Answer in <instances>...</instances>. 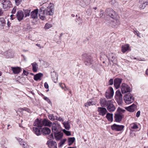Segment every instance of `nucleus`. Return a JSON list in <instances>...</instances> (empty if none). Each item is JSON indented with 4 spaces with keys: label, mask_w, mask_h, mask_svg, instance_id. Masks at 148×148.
I'll use <instances>...</instances> for the list:
<instances>
[{
    "label": "nucleus",
    "mask_w": 148,
    "mask_h": 148,
    "mask_svg": "<svg viewBox=\"0 0 148 148\" xmlns=\"http://www.w3.org/2000/svg\"><path fill=\"white\" fill-rule=\"evenodd\" d=\"M54 8L53 4L50 3L47 8L45 10L46 11V14L47 15L52 16L54 13Z\"/></svg>",
    "instance_id": "1"
},
{
    "label": "nucleus",
    "mask_w": 148,
    "mask_h": 148,
    "mask_svg": "<svg viewBox=\"0 0 148 148\" xmlns=\"http://www.w3.org/2000/svg\"><path fill=\"white\" fill-rule=\"evenodd\" d=\"M115 99L118 104L119 105H121L123 102V98L121 92L119 90H117L115 93Z\"/></svg>",
    "instance_id": "2"
},
{
    "label": "nucleus",
    "mask_w": 148,
    "mask_h": 148,
    "mask_svg": "<svg viewBox=\"0 0 148 148\" xmlns=\"http://www.w3.org/2000/svg\"><path fill=\"white\" fill-rule=\"evenodd\" d=\"M124 100L126 104H129L133 102L134 99L132 95L129 93L125 95Z\"/></svg>",
    "instance_id": "3"
},
{
    "label": "nucleus",
    "mask_w": 148,
    "mask_h": 148,
    "mask_svg": "<svg viewBox=\"0 0 148 148\" xmlns=\"http://www.w3.org/2000/svg\"><path fill=\"white\" fill-rule=\"evenodd\" d=\"M82 58L84 60L85 64L88 66L90 65L92 62V60L90 56H88L86 54H84L82 56Z\"/></svg>",
    "instance_id": "4"
},
{
    "label": "nucleus",
    "mask_w": 148,
    "mask_h": 148,
    "mask_svg": "<svg viewBox=\"0 0 148 148\" xmlns=\"http://www.w3.org/2000/svg\"><path fill=\"white\" fill-rule=\"evenodd\" d=\"M106 106L107 110L110 112H113L115 110V108L113 104V101L112 100L108 101Z\"/></svg>",
    "instance_id": "5"
},
{
    "label": "nucleus",
    "mask_w": 148,
    "mask_h": 148,
    "mask_svg": "<svg viewBox=\"0 0 148 148\" xmlns=\"http://www.w3.org/2000/svg\"><path fill=\"white\" fill-rule=\"evenodd\" d=\"M45 11L43 7H41L40 8L39 15L40 18L42 20H44L46 19V16H47Z\"/></svg>",
    "instance_id": "6"
},
{
    "label": "nucleus",
    "mask_w": 148,
    "mask_h": 148,
    "mask_svg": "<svg viewBox=\"0 0 148 148\" xmlns=\"http://www.w3.org/2000/svg\"><path fill=\"white\" fill-rule=\"evenodd\" d=\"M121 90L123 94L130 92L131 89L130 87L127 84L123 83L121 86Z\"/></svg>",
    "instance_id": "7"
},
{
    "label": "nucleus",
    "mask_w": 148,
    "mask_h": 148,
    "mask_svg": "<svg viewBox=\"0 0 148 148\" xmlns=\"http://www.w3.org/2000/svg\"><path fill=\"white\" fill-rule=\"evenodd\" d=\"M114 93L113 89L111 87L110 90H107L105 94L106 97L107 99H110L112 98L113 95Z\"/></svg>",
    "instance_id": "8"
},
{
    "label": "nucleus",
    "mask_w": 148,
    "mask_h": 148,
    "mask_svg": "<svg viewBox=\"0 0 148 148\" xmlns=\"http://www.w3.org/2000/svg\"><path fill=\"white\" fill-rule=\"evenodd\" d=\"M52 132L54 133L60 132V126L58 124L53 123L52 125Z\"/></svg>",
    "instance_id": "9"
},
{
    "label": "nucleus",
    "mask_w": 148,
    "mask_h": 148,
    "mask_svg": "<svg viewBox=\"0 0 148 148\" xmlns=\"http://www.w3.org/2000/svg\"><path fill=\"white\" fill-rule=\"evenodd\" d=\"M124 126L123 125H117L115 124L111 126V129L112 130L117 131H121L123 130Z\"/></svg>",
    "instance_id": "10"
},
{
    "label": "nucleus",
    "mask_w": 148,
    "mask_h": 148,
    "mask_svg": "<svg viewBox=\"0 0 148 148\" xmlns=\"http://www.w3.org/2000/svg\"><path fill=\"white\" fill-rule=\"evenodd\" d=\"M24 17V14L23 12L21 10H18L16 14V17L18 20L20 21L23 19Z\"/></svg>",
    "instance_id": "11"
},
{
    "label": "nucleus",
    "mask_w": 148,
    "mask_h": 148,
    "mask_svg": "<svg viewBox=\"0 0 148 148\" xmlns=\"http://www.w3.org/2000/svg\"><path fill=\"white\" fill-rule=\"evenodd\" d=\"M97 111L99 112V114L102 116L105 115L107 112L106 109L103 107H98Z\"/></svg>",
    "instance_id": "12"
},
{
    "label": "nucleus",
    "mask_w": 148,
    "mask_h": 148,
    "mask_svg": "<svg viewBox=\"0 0 148 148\" xmlns=\"http://www.w3.org/2000/svg\"><path fill=\"white\" fill-rule=\"evenodd\" d=\"M2 4L3 5V8H9L12 5V3L9 0H3Z\"/></svg>",
    "instance_id": "13"
},
{
    "label": "nucleus",
    "mask_w": 148,
    "mask_h": 148,
    "mask_svg": "<svg viewBox=\"0 0 148 148\" xmlns=\"http://www.w3.org/2000/svg\"><path fill=\"white\" fill-rule=\"evenodd\" d=\"M33 125L35 126V127L41 128L42 127V120L38 119H36L34 122Z\"/></svg>",
    "instance_id": "14"
},
{
    "label": "nucleus",
    "mask_w": 148,
    "mask_h": 148,
    "mask_svg": "<svg viewBox=\"0 0 148 148\" xmlns=\"http://www.w3.org/2000/svg\"><path fill=\"white\" fill-rule=\"evenodd\" d=\"M47 144L49 148H57L56 143L53 140L48 141Z\"/></svg>",
    "instance_id": "15"
},
{
    "label": "nucleus",
    "mask_w": 148,
    "mask_h": 148,
    "mask_svg": "<svg viewBox=\"0 0 148 148\" xmlns=\"http://www.w3.org/2000/svg\"><path fill=\"white\" fill-rule=\"evenodd\" d=\"M42 121V127L43 126L51 127L52 125V123L47 119H44Z\"/></svg>",
    "instance_id": "16"
},
{
    "label": "nucleus",
    "mask_w": 148,
    "mask_h": 148,
    "mask_svg": "<svg viewBox=\"0 0 148 148\" xmlns=\"http://www.w3.org/2000/svg\"><path fill=\"white\" fill-rule=\"evenodd\" d=\"M125 109L130 112H134L137 109L136 106L133 104L131 106L125 108Z\"/></svg>",
    "instance_id": "17"
},
{
    "label": "nucleus",
    "mask_w": 148,
    "mask_h": 148,
    "mask_svg": "<svg viewBox=\"0 0 148 148\" xmlns=\"http://www.w3.org/2000/svg\"><path fill=\"white\" fill-rule=\"evenodd\" d=\"M111 24L113 26L115 27L119 25L120 23L119 20L117 19L116 17L115 18H113L112 19H111Z\"/></svg>",
    "instance_id": "18"
},
{
    "label": "nucleus",
    "mask_w": 148,
    "mask_h": 148,
    "mask_svg": "<svg viewBox=\"0 0 148 148\" xmlns=\"http://www.w3.org/2000/svg\"><path fill=\"white\" fill-rule=\"evenodd\" d=\"M148 0H140L139 3L141 4L139 6V8L141 9H144L147 5Z\"/></svg>",
    "instance_id": "19"
},
{
    "label": "nucleus",
    "mask_w": 148,
    "mask_h": 148,
    "mask_svg": "<svg viewBox=\"0 0 148 148\" xmlns=\"http://www.w3.org/2000/svg\"><path fill=\"white\" fill-rule=\"evenodd\" d=\"M11 69L14 74H18L22 71V68L18 66L12 67H11Z\"/></svg>",
    "instance_id": "20"
},
{
    "label": "nucleus",
    "mask_w": 148,
    "mask_h": 148,
    "mask_svg": "<svg viewBox=\"0 0 148 148\" xmlns=\"http://www.w3.org/2000/svg\"><path fill=\"white\" fill-rule=\"evenodd\" d=\"M38 9H36L34 10L31 12L30 16L32 18L36 19L37 18L38 12Z\"/></svg>",
    "instance_id": "21"
},
{
    "label": "nucleus",
    "mask_w": 148,
    "mask_h": 148,
    "mask_svg": "<svg viewBox=\"0 0 148 148\" xmlns=\"http://www.w3.org/2000/svg\"><path fill=\"white\" fill-rule=\"evenodd\" d=\"M109 16L112 19L115 18H116V12L112 9H110L109 11L107 13Z\"/></svg>",
    "instance_id": "22"
},
{
    "label": "nucleus",
    "mask_w": 148,
    "mask_h": 148,
    "mask_svg": "<svg viewBox=\"0 0 148 148\" xmlns=\"http://www.w3.org/2000/svg\"><path fill=\"white\" fill-rule=\"evenodd\" d=\"M41 128L38 127H33V132L37 136L40 135L41 134Z\"/></svg>",
    "instance_id": "23"
},
{
    "label": "nucleus",
    "mask_w": 148,
    "mask_h": 148,
    "mask_svg": "<svg viewBox=\"0 0 148 148\" xmlns=\"http://www.w3.org/2000/svg\"><path fill=\"white\" fill-rule=\"evenodd\" d=\"M121 82L122 80L120 79L116 78L114 79V85L116 88H119Z\"/></svg>",
    "instance_id": "24"
},
{
    "label": "nucleus",
    "mask_w": 148,
    "mask_h": 148,
    "mask_svg": "<svg viewBox=\"0 0 148 148\" xmlns=\"http://www.w3.org/2000/svg\"><path fill=\"white\" fill-rule=\"evenodd\" d=\"M5 57L6 58H11L13 56V53L10 50H8L4 53Z\"/></svg>",
    "instance_id": "25"
},
{
    "label": "nucleus",
    "mask_w": 148,
    "mask_h": 148,
    "mask_svg": "<svg viewBox=\"0 0 148 148\" xmlns=\"http://www.w3.org/2000/svg\"><path fill=\"white\" fill-rule=\"evenodd\" d=\"M54 134L55 138L58 140L61 139L63 136V133L60 132L54 133Z\"/></svg>",
    "instance_id": "26"
},
{
    "label": "nucleus",
    "mask_w": 148,
    "mask_h": 148,
    "mask_svg": "<svg viewBox=\"0 0 148 148\" xmlns=\"http://www.w3.org/2000/svg\"><path fill=\"white\" fill-rule=\"evenodd\" d=\"M41 132L43 135H45L49 134L51 132V130L47 127H45L41 130Z\"/></svg>",
    "instance_id": "27"
},
{
    "label": "nucleus",
    "mask_w": 148,
    "mask_h": 148,
    "mask_svg": "<svg viewBox=\"0 0 148 148\" xmlns=\"http://www.w3.org/2000/svg\"><path fill=\"white\" fill-rule=\"evenodd\" d=\"M114 118L116 122H120L121 121L122 117L121 114L117 113L115 114Z\"/></svg>",
    "instance_id": "28"
},
{
    "label": "nucleus",
    "mask_w": 148,
    "mask_h": 148,
    "mask_svg": "<svg viewBox=\"0 0 148 148\" xmlns=\"http://www.w3.org/2000/svg\"><path fill=\"white\" fill-rule=\"evenodd\" d=\"M96 103L95 101L90 100L85 103V107H88L90 106L95 105Z\"/></svg>",
    "instance_id": "29"
},
{
    "label": "nucleus",
    "mask_w": 148,
    "mask_h": 148,
    "mask_svg": "<svg viewBox=\"0 0 148 148\" xmlns=\"http://www.w3.org/2000/svg\"><path fill=\"white\" fill-rule=\"evenodd\" d=\"M107 102L106 101L105 98H101L100 99L99 103L102 107H105L106 106Z\"/></svg>",
    "instance_id": "30"
},
{
    "label": "nucleus",
    "mask_w": 148,
    "mask_h": 148,
    "mask_svg": "<svg viewBox=\"0 0 148 148\" xmlns=\"http://www.w3.org/2000/svg\"><path fill=\"white\" fill-rule=\"evenodd\" d=\"M32 67V70L34 73L37 72L38 67V65L36 62L31 64Z\"/></svg>",
    "instance_id": "31"
},
{
    "label": "nucleus",
    "mask_w": 148,
    "mask_h": 148,
    "mask_svg": "<svg viewBox=\"0 0 148 148\" xmlns=\"http://www.w3.org/2000/svg\"><path fill=\"white\" fill-rule=\"evenodd\" d=\"M129 46L128 45H125L122 46L121 51L123 53L129 50Z\"/></svg>",
    "instance_id": "32"
},
{
    "label": "nucleus",
    "mask_w": 148,
    "mask_h": 148,
    "mask_svg": "<svg viewBox=\"0 0 148 148\" xmlns=\"http://www.w3.org/2000/svg\"><path fill=\"white\" fill-rule=\"evenodd\" d=\"M106 117L109 121L112 122L113 121V114H112L108 113L106 115Z\"/></svg>",
    "instance_id": "33"
},
{
    "label": "nucleus",
    "mask_w": 148,
    "mask_h": 148,
    "mask_svg": "<svg viewBox=\"0 0 148 148\" xmlns=\"http://www.w3.org/2000/svg\"><path fill=\"white\" fill-rule=\"evenodd\" d=\"M64 127L67 130H69L70 128V124L68 121H64L62 123Z\"/></svg>",
    "instance_id": "34"
},
{
    "label": "nucleus",
    "mask_w": 148,
    "mask_h": 148,
    "mask_svg": "<svg viewBox=\"0 0 148 148\" xmlns=\"http://www.w3.org/2000/svg\"><path fill=\"white\" fill-rule=\"evenodd\" d=\"M110 59L113 63H114L116 62V59L115 57L114 56V54L112 53L110 54Z\"/></svg>",
    "instance_id": "35"
},
{
    "label": "nucleus",
    "mask_w": 148,
    "mask_h": 148,
    "mask_svg": "<svg viewBox=\"0 0 148 148\" xmlns=\"http://www.w3.org/2000/svg\"><path fill=\"white\" fill-rule=\"evenodd\" d=\"M39 62V64L40 66H41L46 67L48 66V64L47 63L45 62L42 60H40Z\"/></svg>",
    "instance_id": "36"
},
{
    "label": "nucleus",
    "mask_w": 148,
    "mask_h": 148,
    "mask_svg": "<svg viewBox=\"0 0 148 148\" xmlns=\"http://www.w3.org/2000/svg\"><path fill=\"white\" fill-rule=\"evenodd\" d=\"M75 140V138L74 137L69 138H68V145H71Z\"/></svg>",
    "instance_id": "37"
},
{
    "label": "nucleus",
    "mask_w": 148,
    "mask_h": 148,
    "mask_svg": "<svg viewBox=\"0 0 148 148\" xmlns=\"http://www.w3.org/2000/svg\"><path fill=\"white\" fill-rule=\"evenodd\" d=\"M23 11L24 12L25 17L29 16L30 15V13L31 11L30 9H27L26 10H23Z\"/></svg>",
    "instance_id": "38"
},
{
    "label": "nucleus",
    "mask_w": 148,
    "mask_h": 148,
    "mask_svg": "<svg viewBox=\"0 0 148 148\" xmlns=\"http://www.w3.org/2000/svg\"><path fill=\"white\" fill-rule=\"evenodd\" d=\"M58 75H52V78L53 82L55 83H56L58 79Z\"/></svg>",
    "instance_id": "39"
},
{
    "label": "nucleus",
    "mask_w": 148,
    "mask_h": 148,
    "mask_svg": "<svg viewBox=\"0 0 148 148\" xmlns=\"http://www.w3.org/2000/svg\"><path fill=\"white\" fill-rule=\"evenodd\" d=\"M43 75H34V79L35 81H38L40 79L41 77Z\"/></svg>",
    "instance_id": "40"
},
{
    "label": "nucleus",
    "mask_w": 148,
    "mask_h": 148,
    "mask_svg": "<svg viewBox=\"0 0 148 148\" xmlns=\"http://www.w3.org/2000/svg\"><path fill=\"white\" fill-rule=\"evenodd\" d=\"M20 144L21 145H22L23 148H29V146L25 142H20Z\"/></svg>",
    "instance_id": "41"
},
{
    "label": "nucleus",
    "mask_w": 148,
    "mask_h": 148,
    "mask_svg": "<svg viewBox=\"0 0 148 148\" xmlns=\"http://www.w3.org/2000/svg\"><path fill=\"white\" fill-rule=\"evenodd\" d=\"M53 26L52 24L49 23H47L45 25V29H48L52 27Z\"/></svg>",
    "instance_id": "42"
},
{
    "label": "nucleus",
    "mask_w": 148,
    "mask_h": 148,
    "mask_svg": "<svg viewBox=\"0 0 148 148\" xmlns=\"http://www.w3.org/2000/svg\"><path fill=\"white\" fill-rule=\"evenodd\" d=\"M6 24V22L4 18H0V24L3 26Z\"/></svg>",
    "instance_id": "43"
},
{
    "label": "nucleus",
    "mask_w": 148,
    "mask_h": 148,
    "mask_svg": "<svg viewBox=\"0 0 148 148\" xmlns=\"http://www.w3.org/2000/svg\"><path fill=\"white\" fill-rule=\"evenodd\" d=\"M66 141V140L65 139H64L62 140H61L60 142L58 144V147H61L62 145L64 144Z\"/></svg>",
    "instance_id": "44"
},
{
    "label": "nucleus",
    "mask_w": 148,
    "mask_h": 148,
    "mask_svg": "<svg viewBox=\"0 0 148 148\" xmlns=\"http://www.w3.org/2000/svg\"><path fill=\"white\" fill-rule=\"evenodd\" d=\"M76 22L77 23H78V24L80 25L82 23V19L80 17L78 16L77 17L76 20Z\"/></svg>",
    "instance_id": "45"
},
{
    "label": "nucleus",
    "mask_w": 148,
    "mask_h": 148,
    "mask_svg": "<svg viewBox=\"0 0 148 148\" xmlns=\"http://www.w3.org/2000/svg\"><path fill=\"white\" fill-rule=\"evenodd\" d=\"M131 127L132 129H136L138 128L137 124L135 123H133L131 124Z\"/></svg>",
    "instance_id": "46"
},
{
    "label": "nucleus",
    "mask_w": 148,
    "mask_h": 148,
    "mask_svg": "<svg viewBox=\"0 0 148 148\" xmlns=\"http://www.w3.org/2000/svg\"><path fill=\"white\" fill-rule=\"evenodd\" d=\"M126 111V110H125L121 108H118L117 109V111L119 113H119L120 114L125 112Z\"/></svg>",
    "instance_id": "47"
},
{
    "label": "nucleus",
    "mask_w": 148,
    "mask_h": 148,
    "mask_svg": "<svg viewBox=\"0 0 148 148\" xmlns=\"http://www.w3.org/2000/svg\"><path fill=\"white\" fill-rule=\"evenodd\" d=\"M48 117L49 119L51 121H54L55 119V117L53 114L49 115L48 116Z\"/></svg>",
    "instance_id": "48"
},
{
    "label": "nucleus",
    "mask_w": 148,
    "mask_h": 148,
    "mask_svg": "<svg viewBox=\"0 0 148 148\" xmlns=\"http://www.w3.org/2000/svg\"><path fill=\"white\" fill-rule=\"evenodd\" d=\"M56 119L57 121H60L62 122L64 120L63 119L60 117L56 116Z\"/></svg>",
    "instance_id": "49"
},
{
    "label": "nucleus",
    "mask_w": 148,
    "mask_h": 148,
    "mask_svg": "<svg viewBox=\"0 0 148 148\" xmlns=\"http://www.w3.org/2000/svg\"><path fill=\"white\" fill-rule=\"evenodd\" d=\"M17 10V8L15 6L14 7V8L12 9V11H11V13L12 14H14L16 12Z\"/></svg>",
    "instance_id": "50"
},
{
    "label": "nucleus",
    "mask_w": 148,
    "mask_h": 148,
    "mask_svg": "<svg viewBox=\"0 0 148 148\" xmlns=\"http://www.w3.org/2000/svg\"><path fill=\"white\" fill-rule=\"evenodd\" d=\"M60 87L62 88H64V87H65L66 89H65V90H68V89L66 88V87L64 84H63L62 83H60Z\"/></svg>",
    "instance_id": "51"
},
{
    "label": "nucleus",
    "mask_w": 148,
    "mask_h": 148,
    "mask_svg": "<svg viewBox=\"0 0 148 148\" xmlns=\"http://www.w3.org/2000/svg\"><path fill=\"white\" fill-rule=\"evenodd\" d=\"M21 1V0H15L16 5L17 6L18 5L20 4Z\"/></svg>",
    "instance_id": "52"
},
{
    "label": "nucleus",
    "mask_w": 148,
    "mask_h": 148,
    "mask_svg": "<svg viewBox=\"0 0 148 148\" xmlns=\"http://www.w3.org/2000/svg\"><path fill=\"white\" fill-rule=\"evenodd\" d=\"M64 131L66 135L68 136H70L71 135V133L69 131H67L65 130H64Z\"/></svg>",
    "instance_id": "53"
},
{
    "label": "nucleus",
    "mask_w": 148,
    "mask_h": 148,
    "mask_svg": "<svg viewBox=\"0 0 148 148\" xmlns=\"http://www.w3.org/2000/svg\"><path fill=\"white\" fill-rule=\"evenodd\" d=\"M25 73H27V74H34L32 73H30L28 71H27L25 70H23V74H25Z\"/></svg>",
    "instance_id": "54"
},
{
    "label": "nucleus",
    "mask_w": 148,
    "mask_h": 148,
    "mask_svg": "<svg viewBox=\"0 0 148 148\" xmlns=\"http://www.w3.org/2000/svg\"><path fill=\"white\" fill-rule=\"evenodd\" d=\"M109 84L111 85L113 84V79H110L108 82Z\"/></svg>",
    "instance_id": "55"
},
{
    "label": "nucleus",
    "mask_w": 148,
    "mask_h": 148,
    "mask_svg": "<svg viewBox=\"0 0 148 148\" xmlns=\"http://www.w3.org/2000/svg\"><path fill=\"white\" fill-rule=\"evenodd\" d=\"M44 99L45 100L47 101L48 103H50L51 102L49 99L47 97H44Z\"/></svg>",
    "instance_id": "56"
},
{
    "label": "nucleus",
    "mask_w": 148,
    "mask_h": 148,
    "mask_svg": "<svg viewBox=\"0 0 148 148\" xmlns=\"http://www.w3.org/2000/svg\"><path fill=\"white\" fill-rule=\"evenodd\" d=\"M140 114V111H138L136 113V116L137 117H139Z\"/></svg>",
    "instance_id": "57"
},
{
    "label": "nucleus",
    "mask_w": 148,
    "mask_h": 148,
    "mask_svg": "<svg viewBox=\"0 0 148 148\" xmlns=\"http://www.w3.org/2000/svg\"><path fill=\"white\" fill-rule=\"evenodd\" d=\"M44 86L46 89H48L49 87V85L47 82H45L44 84Z\"/></svg>",
    "instance_id": "58"
},
{
    "label": "nucleus",
    "mask_w": 148,
    "mask_h": 148,
    "mask_svg": "<svg viewBox=\"0 0 148 148\" xmlns=\"http://www.w3.org/2000/svg\"><path fill=\"white\" fill-rule=\"evenodd\" d=\"M13 14H12L10 16L12 20H13L16 17V15H14Z\"/></svg>",
    "instance_id": "59"
},
{
    "label": "nucleus",
    "mask_w": 148,
    "mask_h": 148,
    "mask_svg": "<svg viewBox=\"0 0 148 148\" xmlns=\"http://www.w3.org/2000/svg\"><path fill=\"white\" fill-rule=\"evenodd\" d=\"M53 136L52 134H51V135L49 136L48 138L49 139H53Z\"/></svg>",
    "instance_id": "60"
},
{
    "label": "nucleus",
    "mask_w": 148,
    "mask_h": 148,
    "mask_svg": "<svg viewBox=\"0 0 148 148\" xmlns=\"http://www.w3.org/2000/svg\"><path fill=\"white\" fill-rule=\"evenodd\" d=\"M103 11L102 10H100V16L101 17H102L103 16Z\"/></svg>",
    "instance_id": "61"
},
{
    "label": "nucleus",
    "mask_w": 148,
    "mask_h": 148,
    "mask_svg": "<svg viewBox=\"0 0 148 148\" xmlns=\"http://www.w3.org/2000/svg\"><path fill=\"white\" fill-rule=\"evenodd\" d=\"M11 23L9 21H8L7 25L8 27H10L11 26Z\"/></svg>",
    "instance_id": "62"
},
{
    "label": "nucleus",
    "mask_w": 148,
    "mask_h": 148,
    "mask_svg": "<svg viewBox=\"0 0 148 148\" xmlns=\"http://www.w3.org/2000/svg\"><path fill=\"white\" fill-rule=\"evenodd\" d=\"M3 14V12L2 10L1 9L0 10V16H2Z\"/></svg>",
    "instance_id": "63"
},
{
    "label": "nucleus",
    "mask_w": 148,
    "mask_h": 148,
    "mask_svg": "<svg viewBox=\"0 0 148 148\" xmlns=\"http://www.w3.org/2000/svg\"><path fill=\"white\" fill-rule=\"evenodd\" d=\"M31 27L29 25H27V29L29 30H30Z\"/></svg>",
    "instance_id": "64"
}]
</instances>
